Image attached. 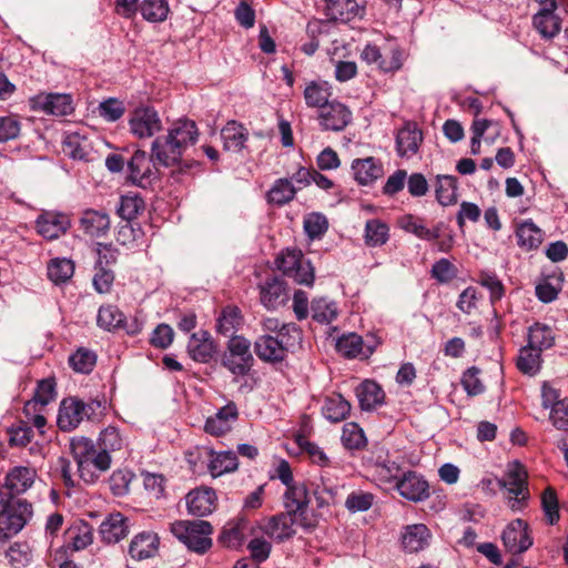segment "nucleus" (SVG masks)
I'll use <instances>...</instances> for the list:
<instances>
[{"mask_svg": "<svg viewBox=\"0 0 568 568\" xmlns=\"http://www.w3.org/2000/svg\"><path fill=\"white\" fill-rule=\"evenodd\" d=\"M97 362V356L93 352L79 348L69 357L70 366L78 373L89 374Z\"/></svg>", "mask_w": 568, "mask_h": 568, "instance_id": "58", "label": "nucleus"}, {"mask_svg": "<svg viewBox=\"0 0 568 568\" xmlns=\"http://www.w3.org/2000/svg\"><path fill=\"white\" fill-rule=\"evenodd\" d=\"M357 3L355 0H327L325 13L329 20L349 21L356 16Z\"/></svg>", "mask_w": 568, "mask_h": 568, "instance_id": "47", "label": "nucleus"}, {"mask_svg": "<svg viewBox=\"0 0 568 568\" xmlns=\"http://www.w3.org/2000/svg\"><path fill=\"white\" fill-rule=\"evenodd\" d=\"M374 503V495L367 491H353L351 493L346 500L345 506L352 513L357 511H366L368 510Z\"/></svg>", "mask_w": 568, "mask_h": 568, "instance_id": "64", "label": "nucleus"}, {"mask_svg": "<svg viewBox=\"0 0 568 568\" xmlns=\"http://www.w3.org/2000/svg\"><path fill=\"white\" fill-rule=\"evenodd\" d=\"M501 539L511 554L524 552L532 545V540L527 532V524L521 519L511 521L504 530Z\"/></svg>", "mask_w": 568, "mask_h": 568, "instance_id": "21", "label": "nucleus"}, {"mask_svg": "<svg viewBox=\"0 0 568 568\" xmlns=\"http://www.w3.org/2000/svg\"><path fill=\"white\" fill-rule=\"evenodd\" d=\"M332 88L325 81H312L304 89V99L308 108H316L318 111L327 105L331 100Z\"/></svg>", "mask_w": 568, "mask_h": 568, "instance_id": "37", "label": "nucleus"}, {"mask_svg": "<svg viewBox=\"0 0 568 568\" xmlns=\"http://www.w3.org/2000/svg\"><path fill=\"white\" fill-rule=\"evenodd\" d=\"M518 246L524 251L536 250L544 241V232L530 219L516 225L515 231Z\"/></svg>", "mask_w": 568, "mask_h": 568, "instance_id": "31", "label": "nucleus"}, {"mask_svg": "<svg viewBox=\"0 0 568 568\" xmlns=\"http://www.w3.org/2000/svg\"><path fill=\"white\" fill-rule=\"evenodd\" d=\"M55 397V382L53 378H45L38 383L32 402H28L24 410H29L31 405L40 404L41 406L48 405Z\"/></svg>", "mask_w": 568, "mask_h": 568, "instance_id": "57", "label": "nucleus"}, {"mask_svg": "<svg viewBox=\"0 0 568 568\" xmlns=\"http://www.w3.org/2000/svg\"><path fill=\"white\" fill-rule=\"evenodd\" d=\"M532 24L544 39H552L561 29L558 16L546 10H539L534 16Z\"/></svg>", "mask_w": 568, "mask_h": 568, "instance_id": "41", "label": "nucleus"}, {"mask_svg": "<svg viewBox=\"0 0 568 568\" xmlns=\"http://www.w3.org/2000/svg\"><path fill=\"white\" fill-rule=\"evenodd\" d=\"M318 122L325 131H342L352 120L351 110L343 103L332 100L318 111Z\"/></svg>", "mask_w": 568, "mask_h": 568, "instance_id": "17", "label": "nucleus"}, {"mask_svg": "<svg viewBox=\"0 0 568 568\" xmlns=\"http://www.w3.org/2000/svg\"><path fill=\"white\" fill-rule=\"evenodd\" d=\"M160 546V538L153 531H142L136 534L130 545L129 554L132 559L144 560L156 555Z\"/></svg>", "mask_w": 568, "mask_h": 568, "instance_id": "29", "label": "nucleus"}, {"mask_svg": "<svg viewBox=\"0 0 568 568\" xmlns=\"http://www.w3.org/2000/svg\"><path fill=\"white\" fill-rule=\"evenodd\" d=\"M126 444L125 438L114 426L104 428L98 439V448L110 455L112 452L121 450Z\"/></svg>", "mask_w": 568, "mask_h": 568, "instance_id": "52", "label": "nucleus"}, {"mask_svg": "<svg viewBox=\"0 0 568 568\" xmlns=\"http://www.w3.org/2000/svg\"><path fill=\"white\" fill-rule=\"evenodd\" d=\"M67 537L72 549L79 551L93 542V528L87 521L79 520L68 529Z\"/></svg>", "mask_w": 568, "mask_h": 568, "instance_id": "40", "label": "nucleus"}, {"mask_svg": "<svg viewBox=\"0 0 568 568\" xmlns=\"http://www.w3.org/2000/svg\"><path fill=\"white\" fill-rule=\"evenodd\" d=\"M28 103L32 111L53 116L69 115L74 111L73 99L67 93L40 92L31 97Z\"/></svg>", "mask_w": 568, "mask_h": 568, "instance_id": "11", "label": "nucleus"}, {"mask_svg": "<svg viewBox=\"0 0 568 568\" xmlns=\"http://www.w3.org/2000/svg\"><path fill=\"white\" fill-rule=\"evenodd\" d=\"M541 367V352L530 345L520 348L517 357V368L526 375H536Z\"/></svg>", "mask_w": 568, "mask_h": 568, "instance_id": "45", "label": "nucleus"}, {"mask_svg": "<svg viewBox=\"0 0 568 568\" xmlns=\"http://www.w3.org/2000/svg\"><path fill=\"white\" fill-rule=\"evenodd\" d=\"M80 229L92 239L104 237L111 227V220L105 211L88 209L80 217Z\"/></svg>", "mask_w": 568, "mask_h": 568, "instance_id": "23", "label": "nucleus"}, {"mask_svg": "<svg viewBox=\"0 0 568 568\" xmlns=\"http://www.w3.org/2000/svg\"><path fill=\"white\" fill-rule=\"evenodd\" d=\"M361 59L368 64H376L384 72H393L402 67V53L398 49H392L389 54H383L375 44H366Z\"/></svg>", "mask_w": 568, "mask_h": 568, "instance_id": "22", "label": "nucleus"}, {"mask_svg": "<svg viewBox=\"0 0 568 568\" xmlns=\"http://www.w3.org/2000/svg\"><path fill=\"white\" fill-rule=\"evenodd\" d=\"M541 506L550 525H554L559 520V505L556 491L548 487L541 495Z\"/></svg>", "mask_w": 568, "mask_h": 568, "instance_id": "63", "label": "nucleus"}, {"mask_svg": "<svg viewBox=\"0 0 568 568\" xmlns=\"http://www.w3.org/2000/svg\"><path fill=\"white\" fill-rule=\"evenodd\" d=\"M32 515V505L26 500H16L0 511V538L18 534Z\"/></svg>", "mask_w": 568, "mask_h": 568, "instance_id": "10", "label": "nucleus"}, {"mask_svg": "<svg viewBox=\"0 0 568 568\" xmlns=\"http://www.w3.org/2000/svg\"><path fill=\"white\" fill-rule=\"evenodd\" d=\"M98 112L103 120L115 122L125 113V106L119 99L109 98L99 103Z\"/></svg>", "mask_w": 568, "mask_h": 568, "instance_id": "62", "label": "nucleus"}, {"mask_svg": "<svg viewBox=\"0 0 568 568\" xmlns=\"http://www.w3.org/2000/svg\"><path fill=\"white\" fill-rule=\"evenodd\" d=\"M399 226L417 237L425 241H434L440 237L442 224L436 225L433 229L425 226L420 219L415 217L412 214L404 215L398 221Z\"/></svg>", "mask_w": 568, "mask_h": 568, "instance_id": "38", "label": "nucleus"}, {"mask_svg": "<svg viewBox=\"0 0 568 568\" xmlns=\"http://www.w3.org/2000/svg\"><path fill=\"white\" fill-rule=\"evenodd\" d=\"M71 221L64 213L44 211L36 220L38 233L47 240H55L70 229Z\"/></svg>", "mask_w": 568, "mask_h": 568, "instance_id": "19", "label": "nucleus"}, {"mask_svg": "<svg viewBox=\"0 0 568 568\" xmlns=\"http://www.w3.org/2000/svg\"><path fill=\"white\" fill-rule=\"evenodd\" d=\"M70 448L78 466L79 476L85 484L95 483L101 474L111 467V456L97 448L90 438H73L70 443Z\"/></svg>", "mask_w": 568, "mask_h": 568, "instance_id": "2", "label": "nucleus"}, {"mask_svg": "<svg viewBox=\"0 0 568 568\" xmlns=\"http://www.w3.org/2000/svg\"><path fill=\"white\" fill-rule=\"evenodd\" d=\"M217 351V346L207 331L193 333L187 343L190 357L199 363H209Z\"/></svg>", "mask_w": 568, "mask_h": 568, "instance_id": "25", "label": "nucleus"}, {"mask_svg": "<svg viewBox=\"0 0 568 568\" xmlns=\"http://www.w3.org/2000/svg\"><path fill=\"white\" fill-rule=\"evenodd\" d=\"M155 158L146 152L138 150L128 163L129 179L136 185L146 187L156 178V169L153 162Z\"/></svg>", "mask_w": 568, "mask_h": 568, "instance_id": "14", "label": "nucleus"}, {"mask_svg": "<svg viewBox=\"0 0 568 568\" xmlns=\"http://www.w3.org/2000/svg\"><path fill=\"white\" fill-rule=\"evenodd\" d=\"M388 231L386 223L376 219L368 220L365 225V243L372 247L384 245L389 236Z\"/></svg>", "mask_w": 568, "mask_h": 568, "instance_id": "54", "label": "nucleus"}, {"mask_svg": "<svg viewBox=\"0 0 568 568\" xmlns=\"http://www.w3.org/2000/svg\"><path fill=\"white\" fill-rule=\"evenodd\" d=\"M97 324L109 332L122 328L130 335H135L141 331V326L136 321L128 324L124 314L118 306L112 304L102 305L99 308Z\"/></svg>", "mask_w": 568, "mask_h": 568, "instance_id": "18", "label": "nucleus"}, {"mask_svg": "<svg viewBox=\"0 0 568 568\" xmlns=\"http://www.w3.org/2000/svg\"><path fill=\"white\" fill-rule=\"evenodd\" d=\"M199 131L194 121L184 119L174 122L163 136L152 142L151 152L155 161L171 166L180 161L184 151L195 144Z\"/></svg>", "mask_w": 568, "mask_h": 568, "instance_id": "1", "label": "nucleus"}, {"mask_svg": "<svg viewBox=\"0 0 568 568\" xmlns=\"http://www.w3.org/2000/svg\"><path fill=\"white\" fill-rule=\"evenodd\" d=\"M129 519L121 513L109 514L100 525L99 534L105 544H116L129 534Z\"/></svg>", "mask_w": 568, "mask_h": 568, "instance_id": "27", "label": "nucleus"}, {"mask_svg": "<svg viewBox=\"0 0 568 568\" xmlns=\"http://www.w3.org/2000/svg\"><path fill=\"white\" fill-rule=\"evenodd\" d=\"M435 193L437 201L448 206L457 202V179L453 175H438L436 179Z\"/></svg>", "mask_w": 568, "mask_h": 568, "instance_id": "46", "label": "nucleus"}, {"mask_svg": "<svg viewBox=\"0 0 568 568\" xmlns=\"http://www.w3.org/2000/svg\"><path fill=\"white\" fill-rule=\"evenodd\" d=\"M311 310L313 320L322 324L332 323L338 315L336 303L324 297L315 298Z\"/></svg>", "mask_w": 568, "mask_h": 568, "instance_id": "53", "label": "nucleus"}, {"mask_svg": "<svg viewBox=\"0 0 568 568\" xmlns=\"http://www.w3.org/2000/svg\"><path fill=\"white\" fill-rule=\"evenodd\" d=\"M297 445L303 453L307 454L313 464L318 465L320 467H328L331 465L329 457L317 444L310 442L304 437H298Z\"/></svg>", "mask_w": 568, "mask_h": 568, "instance_id": "61", "label": "nucleus"}, {"mask_svg": "<svg viewBox=\"0 0 568 568\" xmlns=\"http://www.w3.org/2000/svg\"><path fill=\"white\" fill-rule=\"evenodd\" d=\"M237 457L233 452L211 453L209 471L213 477L234 471L237 468Z\"/></svg>", "mask_w": 568, "mask_h": 568, "instance_id": "48", "label": "nucleus"}, {"mask_svg": "<svg viewBox=\"0 0 568 568\" xmlns=\"http://www.w3.org/2000/svg\"><path fill=\"white\" fill-rule=\"evenodd\" d=\"M221 138L226 151L240 152L245 146L248 138L247 130L239 122L229 121L221 131Z\"/></svg>", "mask_w": 568, "mask_h": 568, "instance_id": "33", "label": "nucleus"}, {"mask_svg": "<svg viewBox=\"0 0 568 568\" xmlns=\"http://www.w3.org/2000/svg\"><path fill=\"white\" fill-rule=\"evenodd\" d=\"M555 333L552 328L542 323H535L528 329V345L542 352L555 344Z\"/></svg>", "mask_w": 568, "mask_h": 568, "instance_id": "42", "label": "nucleus"}, {"mask_svg": "<svg viewBox=\"0 0 568 568\" xmlns=\"http://www.w3.org/2000/svg\"><path fill=\"white\" fill-rule=\"evenodd\" d=\"M260 301L267 310H276L288 301V292L278 277L266 278L260 284Z\"/></svg>", "mask_w": 568, "mask_h": 568, "instance_id": "24", "label": "nucleus"}, {"mask_svg": "<svg viewBox=\"0 0 568 568\" xmlns=\"http://www.w3.org/2000/svg\"><path fill=\"white\" fill-rule=\"evenodd\" d=\"M423 133L414 122H406L396 134V151L400 158L410 159L417 154Z\"/></svg>", "mask_w": 568, "mask_h": 568, "instance_id": "20", "label": "nucleus"}, {"mask_svg": "<svg viewBox=\"0 0 568 568\" xmlns=\"http://www.w3.org/2000/svg\"><path fill=\"white\" fill-rule=\"evenodd\" d=\"M342 443L347 449L358 450L366 446L367 439L358 424L346 423L342 432Z\"/></svg>", "mask_w": 568, "mask_h": 568, "instance_id": "55", "label": "nucleus"}, {"mask_svg": "<svg viewBox=\"0 0 568 568\" xmlns=\"http://www.w3.org/2000/svg\"><path fill=\"white\" fill-rule=\"evenodd\" d=\"M351 407V404L341 394H332L324 399L322 414L327 420L339 423L349 415Z\"/></svg>", "mask_w": 568, "mask_h": 568, "instance_id": "36", "label": "nucleus"}, {"mask_svg": "<svg viewBox=\"0 0 568 568\" xmlns=\"http://www.w3.org/2000/svg\"><path fill=\"white\" fill-rule=\"evenodd\" d=\"M402 474L403 470L400 466L394 460H376L372 466V476L381 486H389L394 488Z\"/></svg>", "mask_w": 568, "mask_h": 568, "instance_id": "35", "label": "nucleus"}, {"mask_svg": "<svg viewBox=\"0 0 568 568\" xmlns=\"http://www.w3.org/2000/svg\"><path fill=\"white\" fill-rule=\"evenodd\" d=\"M239 418V408L234 402L217 409V412L209 416L204 424V432L214 437H221L230 433L233 425Z\"/></svg>", "mask_w": 568, "mask_h": 568, "instance_id": "16", "label": "nucleus"}, {"mask_svg": "<svg viewBox=\"0 0 568 568\" xmlns=\"http://www.w3.org/2000/svg\"><path fill=\"white\" fill-rule=\"evenodd\" d=\"M498 485L508 493V505L514 511L521 510L529 499L528 474L523 464L514 460L507 465Z\"/></svg>", "mask_w": 568, "mask_h": 568, "instance_id": "6", "label": "nucleus"}, {"mask_svg": "<svg viewBox=\"0 0 568 568\" xmlns=\"http://www.w3.org/2000/svg\"><path fill=\"white\" fill-rule=\"evenodd\" d=\"M310 503V494L304 483H294L286 487L283 495L285 511L296 515L298 517V524L305 530H311L314 527V524L307 517Z\"/></svg>", "mask_w": 568, "mask_h": 568, "instance_id": "9", "label": "nucleus"}, {"mask_svg": "<svg viewBox=\"0 0 568 568\" xmlns=\"http://www.w3.org/2000/svg\"><path fill=\"white\" fill-rule=\"evenodd\" d=\"M298 517L287 511H282L266 518L261 525V530L275 542H283L294 537L297 531Z\"/></svg>", "mask_w": 568, "mask_h": 568, "instance_id": "13", "label": "nucleus"}, {"mask_svg": "<svg viewBox=\"0 0 568 568\" xmlns=\"http://www.w3.org/2000/svg\"><path fill=\"white\" fill-rule=\"evenodd\" d=\"M87 139L77 132L69 133L63 143V151L75 160H83L88 155Z\"/></svg>", "mask_w": 568, "mask_h": 568, "instance_id": "60", "label": "nucleus"}, {"mask_svg": "<svg viewBox=\"0 0 568 568\" xmlns=\"http://www.w3.org/2000/svg\"><path fill=\"white\" fill-rule=\"evenodd\" d=\"M356 396L362 409L371 410L384 402V390L374 381H364L356 388Z\"/></svg>", "mask_w": 568, "mask_h": 568, "instance_id": "34", "label": "nucleus"}, {"mask_svg": "<svg viewBox=\"0 0 568 568\" xmlns=\"http://www.w3.org/2000/svg\"><path fill=\"white\" fill-rule=\"evenodd\" d=\"M336 351L346 358H355L362 354L363 339L355 333L345 334L336 341Z\"/></svg>", "mask_w": 568, "mask_h": 568, "instance_id": "56", "label": "nucleus"}, {"mask_svg": "<svg viewBox=\"0 0 568 568\" xmlns=\"http://www.w3.org/2000/svg\"><path fill=\"white\" fill-rule=\"evenodd\" d=\"M277 268L284 275L302 285H312L314 282V268L310 261L305 260L300 250H285L275 261Z\"/></svg>", "mask_w": 568, "mask_h": 568, "instance_id": "8", "label": "nucleus"}, {"mask_svg": "<svg viewBox=\"0 0 568 568\" xmlns=\"http://www.w3.org/2000/svg\"><path fill=\"white\" fill-rule=\"evenodd\" d=\"M171 531L194 552L204 554L212 547L213 527L206 520H179L171 525Z\"/></svg>", "mask_w": 568, "mask_h": 568, "instance_id": "4", "label": "nucleus"}, {"mask_svg": "<svg viewBox=\"0 0 568 568\" xmlns=\"http://www.w3.org/2000/svg\"><path fill=\"white\" fill-rule=\"evenodd\" d=\"M100 408L99 400L84 402L75 397L64 398L59 408L58 426L63 432H71L84 419H92Z\"/></svg>", "mask_w": 568, "mask_h": 568, "instance_id": "7", "label": "nucleus"}, {"mask_svg": "<svg viewBox=\"0 0 568 568\" xmlns=\"http://www.w3.org/2000/svg\"><path fill=\"white\" fill-rule=\"evenodd\" d=\"M428 483L414 470L403 471L394 486L403 498L414 503L428 498Z\"/></svg>", "mask_w": 568, "mask_h": 568, "instance_id": "15", "label": "nucleus"}, {"mask_svg": "<svg viewBox=\"0 0 568 568\" xmlns=\"http://www.w3.org/2000/svg\"><path fill=\"white\" fill-rule=\"evenodd\" d=\"M187 511L197 517L210 515L216 506V494L212 488L201 487L191 490L186 497Z\"/></svg>", "mask_w": 568, "mask_h": 568, "instance_id": "26", "label": "nucleus"}, {"mask_svg": "<svg viewBox=\"0 0 568 568\" xmlns=\"http://www.w3.org/2000/svg\"><path fill=\"white\" fill-rule=\"evenodd\" d=\"M352 171L355 180L362 185L372 184L384 173L381 162L372 156L354 160Z\"/></svg>", "mask_w": 568, "mask_h": 568, "instance_id": "32", "label": "nucleus"}, {"mask_svg": "<svg viewBox=\"0 0 568 568\" xmlns=\"http://www.w3.org/2000/svg\"><path fill=\"white\" fill-rule=\"evenodd\" d=\"M48 277L54 284H61L69 281L74 273V264L65 257L52 258L48 264Z\"/></svg>", "mask_w": 568, "mask_h": 568, "instance_id": "50", "label": "nucleus"}, {"mask_svg": "<svg viewBox=\"0 0 568 568\" xmlns=\"http://www.w3.org/2000/svg\"><path fill=\"white\" fill-rule=\"evenodd\" d=\"M296 194V189L288 179L276 180L267 192V201L271 204L283 206L290 203Z\"/></svg>", "mask_w": 568, "mask_h": 568, "instance_id": "44", "label": "nucleus"}, {"mask_svg": "<svg viewBox=\"0 0 568 568\" xmlns=\"http://www.w3.org/2000/svg\"><path fill=\"white\" fill-rule=\"evenodd\" d=\"M432 538L430 530L424 524L407 525L404 527L400 542L406 552H419L428 547Z\"/></svg>", "mask_w": 568, "mask_h": 568, "instance_id": "28", "label": "nucleus"}, {"mask_svg": "<svg viewBox=\"0 0 568 568\" xmlns=\"http://www.w3.org/2000/svg\"><path fill=\"white\" fill-rule=\"evenodd\" d=\"M245 528L244 519L231 520L224 525L219 541L227 548H237L244 541Z\"/></svg>", "mask_w": 568, "mask_h": 568, "instance_id": "43", "label": "nucleus"}, {"mask_svg": "<svg viewBox=\"0 0 568 568\" xmlns=\"http://www.w3.org/2000/svg\"><path fill=\"white\" fill-rule=\"evenodd\" d=\"M301 341V329L295 324H288L282 328L280 335L265 334L260 336L254 343V349L261 361L280 363L285 359L290 348L300 344Z\"/></svg>", "mask_w": 568, "mask_h": 568, "instance_id": "3", "label": "nucleus"}, {"mask_svg": "<svg viewBox=\"0 0 568 568\" xmlns=\"http://www.w3.org/2000/svg\"><path fill=\"white\" fill-rule=\"evenodd\" d=\"M220 363L235 377L248 375L254 364L251 342L244 336H232L226 343Z\"/></svg>", "mask_w": 568, "mask_h": 568, "instance_id": "5", "label": "nucleus"}, {"mask_svg": "<svg viewBox=\"0 0 568 568\" xmlns=\"http://www.w3.org/2000/svg\"><path fill=\"white\" fill-rule=\"evenodd\" d=\"M304 231L311 240L321 239L328 229V221L321 213H311L304 219Z\"/></svg>", "mask_w": 568, "mask_h": 568, "instance_id": "59", "label": "nucleus"}, {"mask_svg": "<svg viewBox=\"0 0 568 568\" xmlns=\"http://www.w3.org/2000/svg\"><path fill=\"white\" fill-rule=\"evenodd\" d=\"M140 12L146 21L156 23L166 20L170 8L166 0H143Z\"/></svg>", "mask_w": 568, "mask_h": 568, "instance_id": "51", "label": "nucleus"}, {"mask_svg": "<svg viewBox=\"0 0 568 568\" xmlns=\"http://www.w3.org/2000/svg\"><path fill=\"white\" fill-rule=\"evenodd\" d=\"M145 209L144 200L136 193L123 194L120 197L118 214L121 219L130 222L136 219Z\"/></svg>", "mask_w": 568, "mask_h": 568, "instance_id": "49", "label": "nucleus"}, {"mask_svg": "<svg viewBox=\"0 0 568 568\" xmlns=\"http://www.w3.org/2000/svg\"><path fill=\"white\" fill-rule=\"evenodd\" d=\"M243 317L241 311L235 306H226L222 310L216 320L217 333L224 336H236L235 333L242 327Z\"/></svg>", "mask_w": 568, "mask_h": 568, "instance_id": "39", "label": "nucleus"}, {"mask_svg": "<svg viewBox=\"0 0 568 568\" xmlns=\"http://www.w3.org/2000/svg\"><path fill=\"white\" fill-rule=\"evenodd\" d=\"M162 126V120L152 106H139L130 114L129 129L138 139H150L159 133Z\"/></svg>", "mask_w": 568, "mask_h": 568, "instance_id": "12", "label": "nucleus"}, {"mask_svg": "<svg viewBox=\"0 0 568 568\" xmlns=\"http://www.w3.org/2000/svg\"><path fill=\"white\" fill-rule=\"evenodd\" d=\"M37 477V470L32 467L16 466L6 476V488L14 496L24 494L32 487Z\"/></svg>", "mask_w": 568, "mask_h": 568, "instance_id": "30", "label": "nucleus"}]
</instances>
